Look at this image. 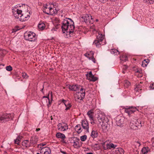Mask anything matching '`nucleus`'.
<instances>
[{"mask_svg": "<svg viewBox=\"0 0 154 154\" xmlns=\"http://www.w3.org/2000/svg\"><path fill=\"white\" fill-rule=\"evenodd\" d=\"M22 76L25 79L28 78V76L26 73L23 72L22 73Z\"/></svg>", "mask_w": 154, "mask_h": 154, "instance_id": "c03bdc74", "label": "nucleus"}, {"mask_svg": "<svg viewBox=\"0 0 154 154\" xmlns=\"http://www.w3.org/2000/svg\"><path fill=\"white\" fill-rule=\"evenodd\" d=\"M124 119L122 117L120 118V119L117 118L116 120V123L117 126L122 127V124L124 123Z\"/></svg>", "mask_w": 154, "mask_h": 154, "instance_id": "aec40b11", "label": "nucleus"}, {"mask_svg": "<svg viewBox=\"0 0 154 154\" xmlns=\"http://www.w3.org/2000/svg\"><path fill=\"white\" fill-rule=\"evenodd\" d=\"M141 86L140 85H137L136 88L134 90L136 92H138L140 93V91L141 90Z\"/></svg>", "mask_w": 154, "mask_h": 154, "instance_id": "72a5a7b5", "label": "nucleus"}, {"mask_svg": "<svg viewBox=\"0 0 154 154\" xmlns=\"http://www.w3.org/2000/svg\"><path fill=\"white\" fill-rule=\"evenodd\" d=\"M98 145L97 144L95 143L92 145V146L94 150L98 149L99 147L97 146Z\"/></svg>", "mask_w": 154, "mask_h": 154, "instance_id": "79ce46f5", "label": "nucleus"}, {"mask_svg": "<svg viewBox=\"0 0 154 154\" xmlns=\"http://www.w3.org/2000/svg\"><path fill=\"white\" fill-rule=\"evenodd\" d=\"M29 16L28 14L27 15L26 14H23L22 13L20 18H19V20L22 21H26V18L28 17H29Z\"/></svg>", "mask_w": 154, "mask_h": 154, "instance_id": "412c9836", "label": "nucleus"}, {"mask_svg": "<svg viewBox=\"0 0 154 154\" xmlns=\"http://www.w3.org/2000/svg\"><path fill=\"white\" fill-rule=\"evenodd\" d=\"M24 38L25 39L30 41H34L36 38L35 34L31 32H28L27 35L24 36Z\"/></svg>", "mask_w": 154, "mask_h": 154, "instance_id": "39448f33", "label": "nucleus"}, {"mask_svg": "<svg viewBox=\"0 0 154 154\" xmlns=\"http://www.w3.org/2000/svg\"><path fill=\"white\" fill-rule=\"evenodd\" d=\"M50 8V7H49L48 5H46L45 8V9L44 10L46 9V12H48L49 10V9Z\"/></svg>", "mask_w": 154, "mask_h": 154, "instance_id": "de8ad7c7", "label": "nucleus"}, {"mask_svg": "<svg viewBox=\"0 0 154 154\" xmlns=\"http://www.w3.org/2000/svg\"><path fill=\"white\" fill-rule=\"evenodd\" d=\"M75 130L79 134L82 131V128H81L80 124L77 125L75 127Z\"/></svg>", "mask_w": 154, "mask_h": 154, "instance_id": "c85d7f7f", "label": "nucleus"}, {"mask_svg": "<svg viewBox=\"0 0 154 154\" xmlns=\"http://www.w3.org/2000/svg\"><path fill=\"white\" fill-rule=\"evenodd\" d=\"M45 144H44L43 143H40V144H39L38 145V146H44L45 145Z\"/></svg>", "mask_w": 154, "mask_h": 154, "instance_id": "864d4df0", "label": "nucleus"}, {"mask_svg": "<svg viewBox=\"0 0 154 154\" xmlns=\"http://www.w3.org/2000/svg\"><path fill=\"white\" fill-rule=\"evenodd\" d=\"M86 75L87 79L89 80L90 81L95 82L97 79V78L93 75L91 71L88 73L86 74Z\"/></svg>", "mask_w": 154, "mask_h": 154, "instance_id": "9b49d317", "label": "nucleus"}, {"mask_svg": "<svg viewBox=\"0 0 154 154\" xmlns=\"http://www.w3.org/2000/svg\"><path fill=\"white\" fill-rule=\"evenodd\" d=\"M22 145L23 146H25L26 148L29 147L31 146L29 142L27 140L23 141L22 142Z\"/></svg>", "mask_w": 154, "mask_h": 154, "instance_id": "393cba45", "label": "nucleus"}, {"mask_svg": "<svg viewBox=\"0 0 154 154\" xmlns=\"http://www.w3.org/2000/svg\"><path fill=\"white\" fill-rule=\"evenodd\" d=\"M85 94V90L83 88H81L80 91L77 92L75 95V100L78 102H80L84 98Z\"/></svg>", "mask_w": 154, "mask_h": 154, "instance_id": "f03ea898", "label": "nucleus"}, {"mask_svg": "<svg viewBox=\"0 0 154 154\" xmlns=\"http://www.w3.org/2000/svg\"><path fill=\"white\" fill-rule=\"evenodd\" d=\"M149 59H145L142 62V66L143 67H146L149 63Z\"/></svg>", "mask_w": 154, "mask_h": 154, "instance_id": "2f4dec72", "label": "nucleus"}, {"mask_svg": "<svg viewBox=\"0 0 154 154\" xmlns=\"http://www.w3.org/2000/svg\"><path fill=\"white\" fill-rule=\"evenodd\" d=\"M140 143L139 141L134 142L133 144V145L136 148H138L140 145Z\"/></svg>", "mask_w": 154, "mask_h": 154, "instance_id": "f704fd0d", "label": "nucleus"}, {"mask_svg": "<svg viewBox=\"0 0 154 154\" xmlns=\"http://www.w3.org/2000/svg\"><path fill=\"white\" fill-rule=\"evenodd\" d=\"M70 24L71 28H73V25L74 24V23L72 20L69 18H66L64 19L62 22V25L61 26L62 29H65L67 25Z\"/></svg>", "mask_w": 154, "mask_h": 154, "instance_id": "7ed1b4c3", "label": "nucleus"}, {"mask_svg": "<svg viewBox=\"0 0 154 154\" xmlns=\"http://www.w3.org/2000/svg\"><path fill=\"white\" fill-rule=\"evenodd\" d=\"M131 122L130 123V125L131 126V128L133 129H136V128L138 127H141L142 125H141V122L140 120H136V121L135 122V125H132V124L133 123L134 121L132 122Z\"/></svg>", "mask_w": 154, "mask_h": 154, "instance_id": "ddd939ff", "label": "nucleus"}, {"mask_svg": "<svg viewBox=\"0 0 154 154\" xmlns=\"http://www.w3.org/2000/svg\"><path fill=\"white\" fill-rule=\"evenodd\" d=\"M97 119L99 122V125H101L103 129H106L107 123L108 121L107 117L104 113L100 112L98 114Z\"/></svg>", "mask_w": 154, "mask_h": 154, "instance_id": "f257e3e1", "label": "nucleus"}, {"mask_svg": "<svg viewBox=\"0 0 154 154\" xmlns=\"http://www.w3.org/2000/svg\"><path fill=\"white\" fill-rule=\"evenodd\" d=\"M79 139L75 137L73 138L71 140L72 143H73V146L75 148L78 149L82 145L79 142Z\"/></svg>", "mask_w": 154, "mask_h": 154, "instance_id": "1a4fd4ad", "label": "nucleus"}, {"mask_svg": "<svg viewBox=\"0 0 154 154\" xmlns=\"http://www.w3.org/2000/svg\"><path fill=\"white\" fill-rule=\"evenodd\" d=\"M124 67L123 68V69H126L127 68V66H124Z\"/></svg>", "mask_w": 154, "mask_h": 154, "instance_id": "13d9d810", "label": "nucleus"}, {"mask_svg": "<svg viewBox=\"0 0 154 154\" xmlns=\"http://www.w3.org/2000/svg\"><path fill=\"white\" fill-rule=\"evenodd\" d=\"M57 128L60 131H66L68 129V126L66 123L64 122L60 123L57 125Z\"/></svg>", "mask_w": 154, "mask_h": 154, "instance_id": "0eeeda50", "label": "nucleus"}, {"mask_svg": "<svg viewBox=\"0 0 154 154\" xmlns=\"http://www.w3.org/2000/svg\"><path fill=\"white\" fill-rule=\"evenodd\" d=\"M125 112L129 115L134 113L137 110L135 107L133 106H126L124 107Z\"/></svg>", "mask_w": 154, "mask_h": 154, "instance_id": "423d86ee", "label": "nucleus"}, {"mask_svg": "<svg viewBox=\"0 0 154 154\" xmlns=\"http://www.w3.org/2000/svg\"><path fill=\"white\" fill-rule=\"evenodd\" d=\"M43 12L47 14L51 15L57 13V11L55 9H54L51 7L49 9V10L48 12H46V9L44 10Z\"/></svg>", "mask_w": 154, "mask_h": 154, "instance_id": "f3484780", "label": "nucleus"}, {"mask_svg": "<svg viewBox=\"0 0 154 154\" xmlns=\"http://www.w3.org/2000/svg\"><path fill=\"white\" fill-rule=\"evenodd\" d=\"M43 98H47L48 99V100H49V103L50 104V99H49V95H48V96H43Z\"/></svg>", "mask_w": 154, "mask_h": 154, "instance_id": "3c124183", "label": "nucleus"}, {"mask_svg": "<svg viewBox=\"0 0 154 154\" xmlns=\"http://www.w3.org/2000/svg\"><path fill=\"white\" fill-rule=\"evenodd\" d=\"M7 122L5 121V117H4L3 114L1 116H0V122L3 123Z\"/></svg>", "mask_w": 154, "mask_h": 154, "instance_id": "c9c22d12", "label": "nucleus"}, {"mask_svg": "<svg viewBox=\"0 0 154 154\" xmlns=\"http://www.w3.org/2000/svg\"><path fill=\"white\" fill-rule=\"evenodd\" d=\"M56 137L57 138H61L63 139L66 138L65 135L60 132H58L56 134Z\"/></svg>", "mask_w": 154, "mask_h": 154, "instance_id": "a878e982", "label": "nucleus"}, {"mask_svg": "<svg viewBox=\"0 0 154 154\" xmlns=\"http://www.w3.org/2000/svg\"><path fill=\"white\" fill-rule=\"evenodd\" d=\"M123 72L124 73H125V72H124V71H123Z\"/></svg>", "mask_w": 154, "mask_h": 154, "instance_id": "0e129e2a", "label": "nucleus"}, {"mask_svg": "<svg viewBox=\"0 0 154 154\" xmlns=\"http://www.w3.org/2000/svg\"><path fill=\"white\" fill-rule=\"evenodd\" d=\"M70 24H69V25H67L66 26V27L65 29H62V30L63 31V32H64V31H66L67 33H69V34H72V33L74 32L75 29V26L74 25H73V28H71Z\"/></svg>", "mask_w": 154, "mask_h": 154, "instance_id": "6e6552de", "label": "nucleus"}, {"mask_svg": "<svg viewBox=\"0 0 154 154\" xmlns=\"http://www.w3.org/2000/svg\"><path fill=\"white\" fill-rule=\"evenodd\" d=\"M36 154H40V153L38 152H37Z\"/></svg>", "mask_w": 154, "mask_h": 154, "instance_id": "69168bd1", "label": "nucleus"}, {"mask_svg": "<svg viewBox=\"0 0 154 154\" xmlns=\"http://www.w3.org/2000/svg\"><path fill=\"white\" fill-rule=\"evenodd\" d=\"M106 147L104 146V149H111L112 148H115L117 146L116 145H114L112 143L107 144H106Z\"/></svg>", "mask_w": 154, "mask_h": 154, "instance_id": "5701e85b", "label": "nucleus"}, {"mask_svg": "<svg viewBox=\"0 0 154 154\" xmlns=\"http://www.w3.org/2000/svg\"><path fill=\"white\" fill-rule=\"evenodd\" d=\"M113 152L116 154H124V151L123 149L121 148H118L116 149Z\"/></svg>", "mask_w": 154, "mask_h": 154, "instance_id": "6ab92c4d", "label": "nucleus"}, {"mask_svg": "<svg viewBox=\"0 0 154 154\" xmlns=\"http://www.w3.org/2000/svg\"><path fill=\"white\" fill-rule=\"evenodd\" d=\"M60 152L63 154H67V153L66 152L63 151L61 149L60 150Z\"/></svg>", "mask_w": 154, "mask_h": 154, "instance_id": "603ef678", "label": "nucleus"}, {"mask_svg": "<svg viewBox=\"0 0 154 154\" xmlns=\"http://www.w3.org/2000/svg\"><path fill=\"white\" fill-rule=\"evenodd\" d=\"M20 137H18L17 138L14 140V143L19 145L20 143Z\"/></svg>", "mask_w": 154, "mask_h": 154, "instance_id": "4c0bfd02", "label": "nucleus"}, {"mask_svg": "<svg viewBox=\"0 0 154 154\" xmlns=\"http://www.w3.org/2000/svg\"><path fill=\"white\" fill-rule=\"evenodd\" d=\"M92 52H91V54L88 53H86L84 54V55L86 57H87V58H88L89 59L91 60L92 57Z\"/></svg>", "mask_w": 154, "mask_h": 154, "instance_id": "ea45409f", "label": "nucleus"}, {"mask_svg": "<svg viewBox=\"0 0 154 154\" xmlns=\"http://www.w3.org/2000/svg\"><path fill=\"white\" fill-rule=\"evenodd\" d=\"M93 20L92 16H91V18L89 17V22H91V20Z\"/></svg>", "mask_w": 154, "mask_h": 154, "instance_id": "6e6d98bb", "label": "nucleus"}, {"mask_svg": "<svg viewBox=\"0 0 154 154\" xmlns=\"http://www.w3.org/2000/svg\"><path fill=\"white\" fill-rule=\"evenodd\" d=\"M82 125L83 128L86 131L88 132H89V125L88 121L85 120H82Z\"/></svg>", "mask_w": 154, "mask_h": 154, "instance_id": "2eb2a0df", "label": "nucleus"}, {"mask_svg": "<svg viewBox=\"0 0 154 154\" xmlns=\"http://www.w3.org/2000/svg\"><path fill=\"white\" fill-rule=\"evenodd\" d=\"M41 148V153L43 154H50L51 151L50 148L48 147H40Z\"/></svg>", "mask_w": 154, "mask_h": 154, "instance_id": "4468645a", "label": "nucleus"}, {"mask_svg": "<svg viewBox=\"0 0 154 154\" xmlns=\"http://www.w3.org/2000/svg\"><path fill=\"white\" fill-rule=\"evenodd\" d=\"M87 154H93L91 152H89V153H87Z\"/></svg>", "mask_w": 154, "mask_h": 154, "instance_id": "052dcab7", "label": "nucleus"}, {"mask_svg": "<svg viewBox=\"0 0 154 154\" xmlns=\"http://www.w3.org/2000/svg\"><path fill=\"white\" fill-rule=\"evenodd\" d=\"M94 53L93 52H92V57L91 58V60H92V61L94 63H96V60H95V59L94 58V56H93V55H94Z\"/></svg>", "mask_w": 154, "mask_h": 154, "instance_id": "49530a36", "label": "nucleus"}, {"mask_svg": "<svg viewBox=\"0 0 154 154\" xmlns=\"http://www.w3.org/2000/svg\"><path fill=\"white\" fill-rule=\"evenodd\" d=\"M51 120H52V119H53V118H52V116H51Z\"/></svg>", "mask_w": 154, "mask_h": 154, "instance_id": "e2e57ef3", "label": "nucleus"}, {"mask_svg": "<svg viewBox=\"0 0 154 154\" xmlns=\"http://www.w3.org/2000/svg\"><path fill=\"white\" fill-rule=\"evenodd\" d=\"M22 11L18 9L15 8L13 10V13L14 16L17 19H19L21 14Z\"/></svg>", "mask_w": 154, "mask_h": 154, "instance_id": "9d476101", "label": "nucleus"}, {"mask_svg": "<svg viewBox=\"0 0 154 154\" xmlns=\"http://www.w3.org/2000/svg\"><path fill=\"white\" fill-rule=\"evenodd\" d=\"M103 39V35L102 34H98L97 36V39L95 40L93 42V45H95L97 47H99L102 43Z\"/></svg>", "mask_w": 154, "mask_h": 154, "instance_id": "20e7f679", "label": "nucleus"}, {"mask_svg": "<svg viewBox=\"0 0 154 154\" xmlns=\"http://www.w3.org/2000/svg\"><path fill=\"white\" fill-rule=\"evenodd\" d=\"M91 135L93 138H94L98 137V134L96 131L93 130L91 132Z\"/></svg>", "mask_w": 154, "mask_h": 154, "instance_id": "cd10ccee", "label": "nucleus"}, {"mask_svg": "<svg viewBox=\"0 0 154 154\" xmlns=\"http://www.w3.org/2000/svg\"><path fill=\"white\" fill-rule=\"evenodd\" d=\"M87 138V136L86 135H84L80 137V139L82 141H85Z\"/></svg>", "mask_w": 154, "mask_h": 154, "instance_id": "37998d69", "label": "nucleus"}, {"mask_svg": "<svg viewBox=\"0 0 154 154\" xmlns=\"http://www.w3.org/2000/svg\"><path fill=\"white\" fill-rule=\"evenodd\" d=\"M135 72L137 73H141L142 72V70L140 69H137L135 71Z\"/></svg>", "mask_w": 154, "mask_h": 154, "instance_id": "09e8293b", "label": "nucleus"}, {"mask_svg": "<svg viewBox=\"0 0 154 154\" xmlns=\"http://www.w3.org/2000/svg\"><path fill=\"white\" fill-rule=\"evenodd\" d=\"M43 88H43L42 89V90H41V91L42 92V91H43Z\"/></svg>", "mask_w": 154, "mask_h": 154, "instance_id": "680f3d73", "label": "nucleus"}, {"mask_svg": "<svg viewBox=\"0 0 154 154\" xmlns=\"http://www.w3.org/2000/svg\"><path fill=\"white\" fill-rule=\"evenodd\" d=\"M111 154H116L114 152V153H112Z\"/></svg>", "mask_w": 154, "mask_h": 154, "instance_id": "338daca9", "label": "nucleus"}, {"mask_svg": "<svg viewBox=\"0 0 154 154\" xmlns=\"http://www.w3.org/2000/svg\"><path fill=\"white\" fill-rule=\"evenodd\" d=\"M150 87L151 88L154 89V83L150 84Z\"/></svg>", "mask_w": 154, "mask_h": 154, "instance_id": "8fccbe9b", "label": "nucleus"}, {"mask_svg": "<svg viewBox=\"0 0 154 154\" xmlns=\"http://www.w3.org/2000/svg\"><path fill=\"white\" fill-rule=\"evenodd\" d=\"M38 140V137L36 136H33L30 139L29 142L30 145H35L37 143Z\"/></svg>", "mask_w": 154, "mask_h": 154, "instance_id": "f8f14e48", "label": "nucleus"}, {"mask_svg": "<svg viewBox=\"0 0 154 154\" xmlns=\"http://www.w3.org/2000/svg\"><path fill=\"white\" fill-rule=\"evenodd\" d=\"M61 102L62 103H63L64 104L66 107V108L65 109V110L66 111H67V110L69 109L72 106L71 104L69 103H68V101L66 100H65L64 99H63L61 101Z\"/></svg>", "mask_w": 154, "mask_h": 154, "instance_id": "a211bd4d", "label": "nucleus"}, {"mask_svg": "<svg viewBox=\"0 0 154 154\" xmlns=\"http://www.w3.org/2000/svg\"><path fill=\"white\" fill-rule=\"evenodd\" d=\"M143 2L148 4H152L154 2V0H143Z\"/></svg>", "mask_w": 154, "mask_h": 154, "instance_id": "58836bf2", "label": "nucleus"}, {"mask_svg": "<svg viewBox=\"0 0 154 154\" xmlns=\"http://www.w3.org/2000/svg\"><path fill=\"white\" fill-rule=\"evenodd\" d=\"M149 151V148L144 147L141 150V154H147Z\"/></svg>", "mask_w": 154, "mask_h": 154, "instance_id": "bb28decb", "label": "nucleus"}, {"mask_svg": "<svg viewBox=\"0 0 154 154\" xmlns=\"http://www.w3.org/2000/svg\"><path fill=\"white\" fill-rule=\"evenodd\" d=\"M124 83V86L126 87H128L130 85V82L127 80L125 81Z\"/></svg>", "mask_w": 154, "mask_h": 154, "instance_id": "a19ab883", "label": "nucleus"}, {"mask_svg": "<svg viewBox=\"0 0 154 154\" xmlns=\"http://www.w3.org/2000/svg\"><path fill=\"white\" fill-rule=\"evenodd\" d=\"M40 128H37L36 130V131H40Z\"/></svg>", "mask_w": 154, "mask_h": 154, "instance_id": "4d7b16f0", "label": "nucleus"}, {"mask_svg": "<svg viewBox=\"0 0 154 154\" xmlns=\"http://www.w3.org/2000/svg\"><path fill=\"white\" fill-rule=\"evenodd\" d=\"M99 0L101 3H104V2H106L107 0Z\"/></svg>", "mask_w": 154, "mask_h": 154, "instance_id": "5fc2aeb1", "label": "nucleus"}, {"mask_svg": "<svg viewBox=\"0 0 154 154\" xmlns=\"http://www.w3.org/2000/svg\"><path fill=\"white\" fill-rule=\"evenodd\" d=\"M13 31H12V32H16V30H15V29H13Z\"/></svg>", "mask_w": 154, "mask_h": 154, "instance_id": "bf43d9fd", "label": "nucleus"}, {"mask_svg": "<svg viewBox=\"0 0 154 154\" xmlns=\"http://www.w3.org/2000/svg\"><path fill=\"white\" fill-rule=\"evenodd\" d=\"M38 28L41 30H43L45 27V24L43 23H39L38 25Z\"/></svg>", "mask_w": 154, "mask_h": 154, "instance_id": "7c9ffc66", "label": "nucleus"}, {"mask_svg": "<svg viewBox=\"0 0 154 154\" xmlns=\"http://www.w3.org/2000/svg\"><path fill=\"white\" fill-rule=\"evenodd\" d=\"M94 112L91 110H90L87 112V115L89 118L90 120L91 121V123H94L93 115Z\"/></svg>", "mask_w": 154, "mask_h": 154, "instance_id": "4be33fe9", "label": "nucleus"}, {"mask_svg": "<svg viewBox=\"0 0 154 154\" xmlns=\"http://www.w3.org/2000/svg\"><path fill=\"white\" fill-rule=\"evenodd\" d=\"M111 54L114 55H117L119 54V51L116 49H112L110 51Z\"/></svg>", "mask_w": 154, "mask_h": 154, "instance_id": "c756f323", "label": "nucleus"}, {"mask_svg": "<svg viewBox=\"0 0 154 154\" xmlns=\"http://www.w3.org/2000/svg\"><path fill=\"white\" fill-rule=\"evenodd\" d=\"M4 117L5 118V121H8L10 119H12L13 116V114L4 113L3 114Z\"/></svg>", "mask_w": 154, "mask_h": 154, "instance_id": "b1692460", "label": "nucleus"}, {"mask_svg": "<svg viewBox=\"0 0 154 154\" xmlns=\"http://www.w3.org/2000/svg\"><path fill=\"white\" fill-rule=\"evenodd\" d=\"M6 69L9 71H11L12 70V67L10 66H6Z\"/></svg>", "mask_w": 154, "mask_h": 154, "instance_id": "a18cd8bd", "label": "nucleus"}, {"mask_svg": "<svg viewBox=\"0 0 154 154\" xmlns=\"http://www.w3.org/2000/svg\"><path fill=\"white\" fill-rule=\"evenodd\" d=\"M97 20V21L98 20L97 19V20Z\"/></svg>", "mask_w": 154, "mask_h": 154, "instance_id": "774afa93", "label": "nucleus"}, {"mask_svg": "<svg viewBox=\"0 0 154 154\" xmlns=\"http://www.w3.org/2000/svg\"><path fill=\"white\" fill-rule=\"evenodd\" d=\"M89 17L91 18V15L90 14H86L84 17V20L86 22H89Z\"/></svg>", "mask_w": 154, "mask_h": 154, "instance_id": "473e14b6", "label": "nucleus"}, {"mask_svg": "<svg viewBox=\"0 0 154 154\" xmlns=\"http://www.w3.org/2000/svg\"><path fill=\"white\" fill-rule=\"evenodd\" d=\"M81 88H82V86H78L77 85H70L69 86V89L72 91H80V89Z\"/></svg>", "mask_w": 154, "mask_h": 154, "instance_id": "dca6fc26", "label": "nucleus"}, {"mask_svg": "<svg viewBox=\"0 0 154 154\" xmlns=\"http://www.w3.org/2000/svg\"><path fill=\"white\" fill-rule=\"evenodd\" d=\"M127 60V56L125 55L122 56V57H120V60L121 62L122 61H126Z\"/></svg>", "mask_w": 154, "mask_h": 154, "instance_id": "e433bc0d", "label": "nucleus"}]
</instances>
